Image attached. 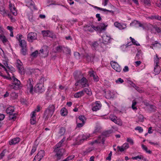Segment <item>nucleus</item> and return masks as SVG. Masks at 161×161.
I'll return each instance as SVG.
<instances>
[{"label": "nucleus", "mask_w": 161, "mask_h": 161, "mask_svg": "<svg viewBox=\"0 0 161 161\" xmlns=\"http://www.w3.org/2000/svg\"><path fill=\"white\" fill-rule=\"evenodd\" d=\"M155 110L156 107L154 105H149V110L150 112H154L155 111Z\"/></svg>", "instance_id": "obj_38"}, {"label": "nucleus", "mask_w": 161, "mask_h": 161, "mask_svg": "<svg viewBox=\"0 0 161 161\" xmlns=\"http://www.w3.org/2000/svg\"><path fill=\"white\" fill-rule=\"evenodd\" d=\"M92 29H93V30H96L97 31H101V29H100V28L99 27V26L97 27H95L94 25H92Z\"/></svg>", "instance_id": "obj_51"}, {"label": "nucleus", "mask_w": 161, "mask_h": 161, "mask_svg": "<svg viewBox=\"0 0 161 161\" xmlns=\"http://www.w3.org/2000/svg\"><path fill=\"white\" fill-rule=\"evenodd\" d=\"M66 49L65 47L60 46H58L56 48V50L58 52H61L62 51L64 52V51Z\"/></svg>", "instance_id": "obj_24"}, {"label": "nucleus", "mask_w": 161, "mask_h": 161, "mask_svg": "<svg viewBox=\"0 0 161 161\" xmlns=\"http://www.w3.org/2000/svg\"><path fill=\"white\" fill-rule=\"evenodd\" d=\"M107 26V25H106L104 23H100V25L99 26L101 29V31H100L101 32L102 30H105Z\"/></svg>", "instance_id": "obj_25"}, {"label": "nucleus", "mask_w": 161, "mask_h": 161, "mask_svg": "<svg viewBox=\"0 0 161 161\" xmlns=\"http://www.w3.org/2000/svg\"><path fill=\"white\" fill-rule=\"evenodd\" d=\"M54 152L56 153L55 156H57V159L59 160L60 159L61 157L63 155V153L64 152V149H60L55 148Z\"/></svg>", "instance_id": "obj_5"}, {"label": "nucleus", "mask_w": 161, "mask_h": 161, "mask_svg": "<svg viewBox=\"0 0 161 161\" xmlns=\"http://www.w3.org/2000/svg\"><path fill=\"white\" fill-rule=\"evenodd\" d=\"M125 149H126L129 147V144L127 143H125L122 145Z\"/></svg>", "instance_id": "obj_63"}, {"label": "nucleus", "mask_w": 161, "mask_h": 161, "mask_svg": "<svg viewBox=\"0 0 161 161\" xmlns=\"http://www.w3.org/2000/svg\"><path fill=\"white\" fill-rule=\"evenodd\" d=\"M38 53V51L37 50H36L32 53L31 54V56L33 58H36L37 57Z\"/></svg>", "instance_id": "obj_40"}, {"label": "nucleus", "mask_w": 161, "mask_h": 161, "mask_svg": "<svg viewBox=\"0 0 161 161\" xmlns=\"http://www.w3.org/2000/svg\"><path fill=\"white\" fill-rule=\"evenodd\" d=\"M131 84H130L131 86L134 88L137 91H138L139 92H143V91L139 87L136 86V85L134 84L133 82L131 81H130Z\"/></svg>", "instance_id": "obj_21"}, {"label": "nucleus", "mask_w": 161, "mask_h": 161, "mask_svg": "<svg viewBox=\"0 0 161 161\" xmlns=\"http://www.w3.org/2000/svg\"><path fill=\"white\" fill-rule=\"evenodd\" d=\"M50 31L47 30L42 31V32L44 36H47Z\"/></svg>", "instance_id": "obj_45"}, {"label": "nucleus", "mask_w": 161, "mask_h": 161, "mask_svg": "<svg viewBox=\"0 0 161 161\" xmlns=\"http://www.w3.org/2000/svg\"><path fill=\"white\" fill-rule=\"evenodd\" d=\"M124 80L122 79L121 78H119L117 80H116V82L117 83L120 82V83H122L124 82Z\"/></svg>", "instance_id": "obj_64"}, {"label": "nucleus", "mask_w": 161, "mask_h": 161, "mask_svg": "<svg viewBox=\"0 0 161 161\" xmlns=\"http://www.w3.org/2000/svg\"><path fill=\"white\" fill-rule=\"evenodd\" d=\"M93 105L92 110L94 111H96L98 110L101 107V104L98 103L97 101L93 104Z\"/></svg>", "instance_id": "obj_11"}, {"label": "nucleus", "mask_w": 161, "mask_h": 161, "mask_svg": "<svg viewBox=\"0 0 161 161\" xmlns=\"http://www.w3.org/2000/svg\"><path fill=\"white\" fill-rule=\"evenodd\" d=\"M111 65L112 67L117 72H120L122 69L118 64L116 62H111Z\"/></svg>", "instance_id": "obj_7"}, {"label": "nucleus", "mask_w": 161, "mask_h": 161, "mask_svg": "<svg viewBox=\"0 0 161 161\" xmlns=\"http://www.w3.org/2000/svg\"><path fill=\"white\" fill-rule=\"evenodd\" d=\"M61 114L62 115L65 116L67 114V110L65 108H62L60 111Z\"/></svg>", "instance_id": "obj_29"}, {"label": "nucleus", "mask_w": 161, "mask_h": 161, "mask_svg": "<svg viewBox=\"0 0 161 161\" xmlns=\"http://www.w3.org/2000/svg\"><path fill=\"white\" fill-rule=\"evenodd\" d=\"M117 148L118 149V150L120 152H121L124 151L125 150L123 146H121V147L118 146L117 147Z\"/></svg>", "instance_id": "obj_53"}, {"label": "nucleus", "mask_w": 161, "mask_h": 161, "mask_svg": "<svg viewBox=\"0 0 161 161\" xmlns=\"http://www.w3.org/2000/svg\"><path fill=\"white\" fill-rule=\"evenodd\" d=\"M160 69L158 65H155L154 68V72L157 74H158L160 72Z\"/></svg>", "instance_id": "obj_26"}, {"label": "nucleus", "mask_w": 161, "mask_h": 161, "mask_svg": "<svg viewBox=\"0 0 161 161\" xmlns=\"http://www.w3.org/2000/svg\"><path fill=\"white\" fill-rule=\"evenodd\" d=\"M98 44L97 41L94 42L91 44V46L92 48H94L95 49L97 48L98 46Z\"/></svg>", "instance_id": "obj_28"}, {"label": "nucleus", "mask_w": 161, "mask_h": 161, "mask_svg": "<svg viewBox=\"0 0 161 161\" xmlns=\"http://www.w3.org/2000/svg\"><path fill=\"white\" fill-rule=\"evenodd\" d=\"M104 93H105V97L108 99L110 98L112 96L110 92L109 91H107V92L104 91Z\"/></svg>", "instance_id": "obj_30"}, {"label": "nucleus", "mask_w": 161, "mask_h": 161, "mask_svg": "<svg viewBox=\"0 0 161 161\" xmlns=\"http://www.w3.org/2000/svg\"><path fill=\"white\" fill-rule=\"evenodd\" d=\"M74 56L76 58L79 59L80 58V54L78 52L75 53Z\"/></svg>", "instance_id": "obj_61"}, {"label": "nucleus", "mask_w": 161, "mask_h": 161, "mask_svg": "<svg viewBox=\"0 0 161 161\" xmlns=\"http://www.w3.org/2000/svg\"><path fill=\"white\" fill-rule=\"evenodd\" d=\"M83 95V92L81 91L75 93L74 95V97L75 98H78L80 97Z\"/></svg>", "instance_id": "obj_20"}, {"label": "nucleus", "mask_w": 161, "mask_h": 161, "mask_svg": "<svg viewBox=\"0 0 161 161\" xmlns=\"http://www.w3.org/2000/svg\"><path fill=\"white\" fill-rule=\"evenodd\" d=\"M90 76L91 77H93L94 81L97 82L98 81V78L97 76L96 77L94 74V71L93 70L90 71L88 72Z\"/></svg>", "instance_id": "obj_16"}, {"label": "nucleus", "mask_w": 161, "mask_h": 161, "mask_svg": "<svg viewBox=\"0 0 161 161\" xmlns=\"http://www.w3.org/2000/svg\"><path fill=\"white\" fill-rule=\"evenodd\" d=\"M143 158V156L142 155H138L136 157H133L132 159H141Z\"/></svg>", "instance_id": "obj_46"}, {"label": "nucleus", "mask_w": 161, "mask_h": 161, "mask_svg": "<svg viewBox=\"0 0 161 161\" xmlns=\"http://www.w3.org/2000/svg\"><path fill=\"white\" fill-rule=\"evenodd\" d=\"M14 108L13 106L8 107L6 109V111L7 114H12L14 111Z\"/></svg>", "instance_id": "obj_19"}, {"label": "nucleus", "mask_w": 161, "mask_h": 161, "mask_svg": "<svg viewBox=\"0 0 161 161\" xmlns=\"http://www.w3.org/2000/svg\"><path fill=\"white\" fill-rule=\"evenodd\" d=\"M44 78L42 77L40 78L39 82L41 83L37 84L35 87L34 91L36 92L42 93L44 91L45 89L43 86V83L42 82H43L44 80Z\"/></svg>", "instance_id": "obj_2"}, {"label": "nucleus", "mask_w": 161, "mask_h": 161, "mask_svg": "<svg viewBox=\"0 0 161 161\" xmlns=\"http://www.w3.org/2000/svg\"><path fill=\"white\" fill-rule=\"evenodd\" d=\"M133 24H135V25L138 24L139 27H142L143 29H145V24H142L140 23V22H139L138 21L134 20V21L133 22H132L131 23H130V25L131 26H132L133 25Z\"/></svg>", "instance_id": "obj_14"}, {"label": "nucleus", "mask_w": 161, "mask_h": 161, "mask_svg": "<svg viewBox=\"0 0 161 161\" xmlns=\"http://www.w3.org/2000/svg\"><path fill=\"white\" fill-rule=\"evenodd\" d=\"M109 119L114 122L116 119L117 117L114 115H110L109 117Z\"/></svg>", "instance_id": "obj_42"}, {"label": "nucleus", "mask_w": 161, "mask_h": 161, "mask_svg": "<svg viewBox=\"0 0 161 161\" xmlns=\"http://www.w3.org/2000/svg\"><path fill=\"white\" fill-rule=\"evenodd\" d=\"M21 52L22 54L23 55L25 56L26 55L27 53L26 47L21 48Z\"/></svg>", "instance_id": "obj_32"}, {"label": "nucleus", "mask_w": 161, "mask_h": 161, "mask_svg": "<svg viewBox=\"0 0 161 161\" xmlns=\"http://www.w3.org/2000/svg\"><path fill=\"white\" fill-rule=\"evenodd\" d=\"M153 28L155 29L156 31L158 33H160L161 31V28L160 29L159 27L157 26H154L153 27Z\"/></svg>", "instance_id": "obj_56"}, {"label": "nucleus", "mask_w": 161, "mask_h": 161, "mask_svg": "<svg viewBox=\"0 0 161 161\" xmlns=\"http://www.w3.org/2000/svg\"><path fill=\"white\" fill-rule=\"evenodd\" d=\"M100 10L101 11H104V12L108 11V12H109L110 13H114V11H113L112 10H110L107 9H104V8H101Z\"/></svg>", "instance_id": "obj_59"}, {"label": "nucleus", "mask_w": 161, "mask_h": 161, "mask_svg": "<svg viewBox=\"0 0 161 161\" xmlns=\"http://www.w3.org/2000/svg\"><path fill=\"white\" fill-rule=\"evenodd\" d=\"M9 8L11 12L14 15L16 16L17 14V11L16 10V8L14 5L12 6V4L11 3H9Z\"/></svg>", "instance_id": "obj_12"}, {"label": "nucleus", "mask_w": 161, "mask_h": 161, "mask_svg": "<svg viewBox=\"0 0 161 161\" xmlns=\"http://www.w3.org/2000/svg\"><path fill=\"white\" fill-rule=\"evenodd\" d=\"M114 122L120 126H121L122 125V122L121 120L120 119H116Z\"/></svg>", "instance_id": "obj_48"}, {"label": "nucleus", "mask_w": 161, "mask_h": 161, "mask_svg": "<svg viewBox=\"0 0 161 161\" xmlns=\"http://www.w3.org/2000/svg\"><path fill=\"white\" fill-rule=\"evenodd\" d=\"M78 82L83 87L88 86V84L87 83V80L86 78L84 77H82L81 79L79 80Z\"/></svg>", "instance_id": "obj_9"}, {"label": "nucleus", "mask_w": 161, "mask_h": 161, "mask_svg": "<svg viewBox=\"0 0 161 161\" xmlns=\"http://www.w3.org/2000/svg\"><path fill=\"white\" fill-rule=\"evenodd\" d=\"M31 124L32 125H34L36 123V117L31 118L30 119Z\"/></svg>", "instance_id": "obj_49"}, {"label": "nucleus", "mask_w": 161, "mask_h": 161, "mask_svg": "<svg viewBox=\"0 0 161 161\" xmlns=\"http://www.w3.org/2000/svg\"><path fill=\"white\" fill-rule=\"evenodd\" d=\"M136 104V102L135 100H133L132 102V108L134 110L137 109L136 107H135V105Z\"/></svg>", "instance_id": "obj_47"}, {"label": "nucleus", "mask_w": 161, "mask_h": 161, "mask_svg": "<svg viewBox=\"0 0 161 161\" xmlns=\"http://www.w3.org/2000/svg\"><path fill=\"white\" fill-rule=\"evenodd\" d=\"M74 77L77 80H79L83 77V75L80 72H76L74 74Z\"/></svg>", "instance_id": "obj_10"}, {"label": "nucleus", "mask_w": 161, "mask_h": 161, "mask_svg": "<svg viewBox=\"0 0 161 161\" xmlns=\"http://www.w3.org/2000/svg\"><path fill=\"white\" fill-rule=\"evenodd\" d=\"M127 141L129 142L130 144L132 145L134 144V142L132 139L130 138H127Z\"/></svg>", "instance_id": "obj_58"}, {"label": "nucleus", "mask_w": 161, "mask_h": 161, "mask_svg": "<svg viewBox=\"0 0 161 161\" xmlns=\"http://www.w3.org/2000/svg\"><path fill=\"white\" fill-rule=\"evenodd\" d=\"M44 155V151L43 150H41L35 157L33 161H40Z\"/></svg>", "instance_id": "obj_4"}, {"label": "nucleus", "mask_w": 161, "mask_h": 161, "mask_svg": "<svg viewBox=\"0 0 161 161\" xmlns=\"http://www.w3.org/2000/svg\"><path fill=\"white\" fill-rule=\"evenodd\" d=\"M55 110V107L54 105H50L48 108L45 110L44 112L43 118L45 120H47L53 115Z\"/></svg>", "instance_id": "obj_1"}, {"label": "nucleus", "mask_w": 161, "mask_h": 161, "mask_svg": "<svg viewBox=\"0 0 161 161\" xmlns=\"http://www.w3.org/2000/svg\"><path fill=\"white\" fill-rule=\"evenodd\" d=\"M36 146H34L33 147L30 153V155H32V154L36 151Z\"/></svg>", "instance_id": "obj_57"}, {"label": "nucleus", "mask_w": 161, "mask_h": 161, "mask_svg": "<svg viewBox=\"0 0 161 161\" xmlns=\"http://www.w3.org/2000/svg\"><path fill=\"white\" fill-rule=\"evenodd\" d=\"M9 119H13L14 120L16 118V114H9Z\"/></svg>", "instance_id": "obj_39"}, {"label": "nucleus", "mask_w": 161, "mask_h": 161, "mask_svg": "<svg viewBox=\"0 0 161 161\" xmlns=\"http://www.w3.org/2000/svg\"><path fill=\"white\" fill-rule=\"evenodd\" d=\"M66 129L64 127H62L60 129L58 134L60 135V136H63L65 132Z\"/></svg>", "instance_id": "obj_23"}, {"label": "nucleus", "mask_w": 161, "mask_h": 161, "mask_svg": "<svg viewBox=\"0 0 161 161\" xmlns=\"http://www.w3.org/2000/svg\"><path fill=\"white\" fill-rule=\"evenodd\" d=\"M145 4L148 6H150L151 4L150 0H140Z\"/></svg>", "instance_id": "obj_36"}, {"label": "nucleus", "mask_w": 161, "mask_h": 161, "mask_svg": "<svg viewBox=\"0 0 161 161\" xmlns=\"http://www.w3.org/2000/svg\"><path fill=\"white\" fill-rule=\"evenodd\" d=\"M12 78L13 80V83L17 86H18L19 88L20 86V82L19 80L15 78L14 76H13Z\"/></svg>", "instance_id": "obj_17"}, {"label": "nucleus", "mask_w": 161, "mask_h": 161, "mask_svg": "<svg viewBox=\"0 0 161 161\" xmlns=\"http://www.w3.org/2000/svg\"><path fill=\"white\" fill-rule=\"evenodd\" d=\"M16 66L18 69L19 72L21 75L25 74V70L23 66L22 62L19 59L17 60Z\"/></svg>", "instance_id": "obj_3"}, {"label": "nucleus", "mask_w": 161, "mask_h": 161, "mask_svg": "<svg viewBox=\"0 0 161 161\" xmlns=\"http://www.w3.org/2000/svg\"><path fill=\"white\" fill-rule=\"evenodd\" d=\"M82 91L83 92L84 95L85 92H86L88 95H91L92 94L91 92L89 90L87 89H85L83 90Z\"/></svg>", "instance_id": "obj_37"}, {"label": "nucleus", "mask_w": 161, "mask_h": 161, "mask_svg": "<svg viewBox=\"0 0 161 161\" xmlns=\"http://www.w3.org/2000/svg\"><path fill=\"white\" fill-rule=\"evenodd\" d=\"M159 58L157 54L156 55V58L154 60V63L156 64V65H158V64L159 63Z\"/></svg>", "instance_id": "obj_52"}, {"label": "nucleus", "mask_w": 161, "mask_h": 161, "mask_svg": "<svg viewBox=\"0 0 161 161\" xmlns=\"http://www.w3.org/2000/svg\"><path fill=\"white\" fill-rule=\"evenodd\" d=\"M79 119L81 121L82 123H85V121L86 120V119L84 116L80 115L79 117Z\"/></svg>", "instance_id": "obj_43"}, {"label": "nucleus", "mask_w": 161, "mask_h": 161, "mask_svg": "<svg viewBox=\"0 0 161 161\" xmlns=\"http://www.w3.org/2000/svg\"><path fill=\"white\" fill-rule=\"evenodd\" d=\"M47 36L52 38L53 39H55L56 38V36L55 34L50 31L49 32V33H48Z\"/></svg>", "instance_id": "obj_34"}, {"label": "nucleus", "mask_w": 161, "mask_h": 161, "mask_svg": "<svg viewBox=\"0 0 161 161\" xmlns=\"http://www.w3.org/2000/svg\"><path fill=\"white\" fill-rule=\"evenodd\" d=\"M135 130H138L139 132H142L143 131L142 128L140 126H137L135 128Z\"/></svg>", "instance_id": "obj_55"}, {"label": "nucleus", "mask_w": 161, "mask_h": 161, "mask_svg": "<svg viewBox=\"0 0 161 161\" xmlns=\"http://www.w3.org/2000/svg\"><path fill=\"white\" fill-rule=\"evenodd\" d=\"M37 38V34L35 32H31L27 35V40L29 42H32L33 40H36Z\"/></svg>", "instance_id": "obj_6"}, {"label": "nucleus", "mask_w": 161, "mask_h": 161, "mask_svg": "<svg viewBox=\"0 0 161 161\" xmlns=\"http://www.w3.org/2000/svg\"><path fill=\"white\" fill-rule=\"evenodd\" d=\"M11 95L14 98H16L18 97V95L15 92H12Z\"/></svg>", "instance_id": "obj_60"}, {"label": "nucleus", "mask_w": 161, "mask_h": 161, "mask_svg": "<svg viewBox=\"0 0 161 161\" xmlns=\"http://www.w3.org/2000/svg\"><path fill=\"white\" fill-rule=\"evenodd\" d=\"M114 25L115 27L119 28L120 30L124 29L126 27L125 25L121 24L117 22H115Z\"/></svg>", "instance_id": "obj_13"}, {"label": "nucleus", "mask_w": 161, "mask_h": 161, "mask_svg": "<svg viewBox=\"0 0 161 161\" xmlns=\"http://www.w3.org/2000/svg\"><path fill=\"white\" fill-rule=\"evenodd\" d=\"M138 120L137 121L138 123L140 122H143L144 120V117L141 114H139L138 117Z\"/></svg>", "instance_id": "obj_27"}, {"label": "nucleus", "mask_w": 161, "mask_h": 161, "mask_svg": "<svg viewBox=\"0 0 161 161\" xmlns=\"http://www.w3.org/2000/svg\"><path fill=\"white\" fill-rule=\"evenodd\" d=\"M113 132V130H106L103 133V135L107 136L108 134H111Z\"/></svg>", "instance_id": "obj_31"}, {"label": "nucleus", "mask_w": 161, "mask_h": 161, "mask_svg": "<svg viewBox=\"0 0 161 161\" xmlns=\"http://www.w3.org/2000/svg\"><path fill=\"white\" fill-rule=\"evenodd\" d=\"M7 152L6 149H5L0 154V160L2 159L5 155V152Z\"/></svg>", "instance_id": "obj_50"}, {"label": "nucleus", "mask_w": 161, "mask_h": 161, "mask_svg": "<svg viewBox=\"0 0 161 161\" xmlns=\"http://www.w3.org/2000/svg\"><path fill=\"white\" fill-rule=\"evenodd\" d=\"M0 39H1L3 43L6 42L7 41V39L4 36L0 35Z\"/></svg>", "instance_id": "obj_41"}, {"label": "nucleus", "mask_w": 161, "mask_h": 161, "mask_svg": "<svg viewBox=\"0 0 161 161\" xmlns=\"http://www.w3.org/2000/svg\"><path fill=\"white\" fill-rule=\"evenodd\" d=\"M27 86V89L29 90V92L31 93H32L33 91V81L32 79H29L28 81Z\"/></svg>", "instance_id": "obj_8"}, {"label": "nucleus", "mask_w": 161, "mask_h": 161, "mask_svg": "<svg viewBox=\"0 0 161 161\" xmlns=\"http://www.w3.org/2000/svg\"><path fill=\"white\" fill-rule=\"evenodd\" d=\"M19 45L21 48L26 47L27 46L26 42L24 40H22V41L19 42Z\"/></svg>", "instance_id": "obj_22"}, {"label": "nucleus", "mask_w": 161, "mask_h": 161, "mask_svg": "<svg viewBox=\"0 0 161 161\" xmlns=\"http://www.w3.org/2000/svg\"><path fill=\"white\" fill-rule=\"evenodd\" d=\"M9 86L11 89H14L15 90H17L19 89V87L16 86L14 83L12 84H10Z\"/></svg>", "instance_id": "obj_33"}, {"label": "nucleus", "mask_w": 161, "mask_h": 161, "mask_svg": "<svg viewBox=\"0 0 161 161\" xmlns=\"http://www.w3.org/2000/svg\"><path fill=\"white\" fill-rule=\"evenodd\" d=\"M20 141V139L19 137H17L15 138H14L11 140V142H9V144L10 145H14Z\"/></svg>", "instance_id": "obj_15"}, {"label": "nucleus", "mask_w": 161, "mask_h": 161, "mask_svg": "<svg viewBox=\"0 0 161 161\" xmlns=\"http://www.w3.org/2000/svg\"><path fill=\"white\" fill-rule=\"evenodd\" d=\"M63 145L62 144L61 142H59L57 143L55 147V148H59L62 147Z\"/></svg>", "instance_id": "obj_54"}, {"label": "nucleus", "mask_w": 161, "mask_h": 161, "mask_svg": "<svg viewBox=\"0 0 161 161\" xmlns=\"http://www.w3.org/2000/svg\"><path fill=\"white\" fill-rule=\"evenodd\" d=\"M101 138H102V136H99V137H98V138H97V139L95 141H94L92 142V144H93L95 143H100L101 141H100V139Z\"/></svg>", "instance_id": "obj_44"}, {"label": "nucleus", "mask_w": 161, "mask_h": 161, "mask_svg": "<svg viewBox=\"0 0 161 161\" xmlns=\"http://www.w3.org/2000/svg\"><path fill=\"white\" fill-rule=\"evenodd\" d=\"M112 155V152L111 151L108 154V156L106 158V159L107 160H108L110 161L111 160V157Z\"/></svg>", "instance_id": "obj_62"}, {"label": "nucleus", "mask_w": 161, "mask_h": 161, "mask_svg": "<svg viewBox=\"0 0 161 161\" xmlns=\"http://www.w3.org/2000/svg\"><path fill=\"white\" fill-rule=\"evenodd\" d=\"M48 53V50L47 49H42L40 50V52L39 54L40 56H42L43 55H46Z\"/></svg>", "instance_id": "obj_18"}, {"label": "nucleus", "mask_w": 161, "mask_h": 161, "mask_svg": "<svg viewBox=\"0 0 161 161\" xmlns=\"http://www.w3.org/2000/svg\"><path fill=\"white\" fill-rule=\"evenodd\" d=\"M142 148L147 153L151 154L152 153L150 150H148L147 147L144 145H142Z\"/></svg>", "instance_id": "obj_35"}]
</instances>
